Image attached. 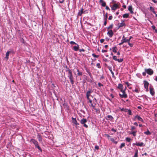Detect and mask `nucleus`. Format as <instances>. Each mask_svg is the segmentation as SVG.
<instances>
[{
	"mask_svg": "<svg viewBox=\"0 0 157 157\" xmlns=\"http://www.w3.org/2000/svg\"><path fill=\"white\" fill-rule=\"evenodd\" d=\"M66 71L68 72V77L69 78L71 82L72 85L74 84V77L73 76L71 70L69 69H67L66 70Z\"/></svg>",
	"mask_w": 157,
	"mask_h": 157,
	"instance_id": "nucleus-1",
	"label": "nucleus"
},
{
	"mask_svg": "<svg viewBox=\"0 0 157 157\" xmlns=\"http://www.w3.org/2000/svg\"><path fill=\"white\" fill-rule=\"evenodd\" d=\"M32 142L35 145V146L37 147L41 151H42V150L40 147L39 146L38 142L35 139H32L31 140Z\"/></svg>",
	"mask_w": 157,
	"mask_h": 157,
	"instance_id": "nucleus-2",
	"label": "nucleus"
},
{
	"mask_svg": "<svg viewBox=\"0 0 157 157\" xmlns=\"http://www.w3.org/2000/svg\"><path fill=\"white\" fill-rule=\"evenodd\" d=\"M111 6L112 10H115L119 8H120L118 3H114L112 6Z\"/></svg>",
	"mask_w": 157,
	"mask_h": 157,
	"instance_id": "nucleus-3",
	"label": "nucleus"
},
{
	"mask_svg": "<svg viewBox=\"0 0 157 157\" xmlns=\"http://www.w3.org/2000/svg\"><path fill=\"white\" fill-rule=\"evenodd\" d=\"M145 71L146 73L149 75H152L153 74L154 71L151 68L145 69Z\"/></svg>",
	"mask_w": 157,
	"mask_h": 157,
	"instance_id": "nucleus-4",
	"label": "nucleus"
},
{
	"mask_svg": "<svg viewBox=\"0 0 157 157\" xmlns=\"http://www.w3.org/2000/svg\"><path fill=\"white\" fill-rule=\"evenodd\" d=\"M87 122V121L86 119L83 118L80 121L81 123L83 125V126L86 128H88V125L85 123Z\"/></svg>",
	"mask_w": 157,
	"mask_h": 157,
	"instance_id": "nucleus-5",
	"label": "nucleus"
},
{
	"mask_svg": "<svg viewBox=\"0 0 157 157\" xmlns=\"http://www.w3.org/2000/svg\"><path fill=\"white\" fill-rule=\"evenodd\" d=\"M122 38V39L121 40V42L119 44V45H121L124 43L127 42V39L126 38L124 35L123 36Z\"/></svg>",
	"mask_w": 157,
	"mask_h": 157,
	"instance_id": "nucleus-6",
	"label": "nucleus"
},
{
	"mask_svg": "<svg viewBox=\"0 0 157 157\" xmlns=\"http://www.w3.org/2000/svg\"><path fill=\"white\" fill-rule=\"evenodd\" d=\"M137 119L138 121H140L142 122H144V121L142 118L140 116L136 115L133 119L134 121H136V119Z\"/></svg>",
	"mask_w": 157,
	"mask_h": 157,
	"instance_id": "nucleus-7",
	"label": "nucleus"
},
{
	"mask_svg": "<svg viewBox=\"0 0 157 157\" xmlns=\"http://www.w3.org/2000/svg\"><path fill=\"white\" fill-rule=\"evenodd\" d=\"M92 92V90L90 89H89V90L87 91L86 93V97L87 99H89L90 96H92L90 94Z\"/></svg>",
	"mask_w": 157,
	"mask_h": 157,
	"instance_id": "nucleus-8",
	"label": "nucleus"
},
{
	"mask_svg": "<svg viewBox=\"0 0 157 157\" xmlns=\"http://www.w3.org/2000/svg\"><path fill=\"white\" fill-rule=\"evenodd\" d=\"M121 23H119L118 25V29H119L121 27H123L125 26V24L124 22V21L122 20H121Z\"/></svg>",
	"mask_w": 157,
	"mask_h": 157,
	"instance_id": "nucleus-9",
	"label": "nucleus"
},
{
	"mask_svg": "<svg viewBox=\"0 0 157 157\" xmlns=\"http://www.w3.org/2000/svg\"><path fill=\"white\" fill-rule=\"evenodd\" d=\"M144 87L145 89H146V91H148V85H149V83L148 82L146 81H144Z\"/></svg>",
	"mask_w": 157,
	"mask_h": 157,
	"instance_id": "nucleus-10",
	"label": "nucleus"
},
{
	"mask_svg": "<svg viewBox=\"0 0 157 157\" xmlns=\"http://www.w3.org/2000/svg\"><path fill=\"white\" fill-rule=\"evenodd\" d=\"M113 59L116 61H118L119 63L123 61V59H117V57L115 56H113Z\"/></svg>",
	"mask_w": 157,
	"mask_h": 157,
	"instance_id": "nucleus-11",
	"label": "nucleus"
},
{
	"mask_svg": "<svg viewBox=\"0 0 157 157\" xmlns=\"http://www.w3.org/2000/svg\"><path fill=\"white\" fill-rule=\"evenodd\" d=\"M88 101L90 103V106H91L93 108H94V106H95L96 104V103H95V102H93V103H92V101L90 99V98H89V99H87Z\"/></svg>",
	"mask_w": 157,
	"mask_h": 157,
	"instance_id": "nucleus-12",
	"label": "nucleus"
},
{
	"mask_svg": "<svg viewBox=\"0 0 157 157\" xmlns=\"http://www.w3.org/2000/svg\"><path fill=\"white\" fill-rule=\"evenodd\" d=\"M72 122L74 124V125L77 126L79 125V124L77 122L75 118H74L73 117H72Z\"/></svg>",
	"mask_w": 157,
	"mask_h": 157,
	"instance_id": "nucleus-13",
	"label": "nucleus"
},
{
	"mask_svg": "<svg viewBox=\"0 0 157 157\" xmlns=\"http://www.w3.org/2000/svg\"><path fill=\"white\" fill-rule=\"evenodd\" d=\"M107 34L109 37H111L113 36V33L112 30H111L108 31L107 32Z\"/></svg>",
	"mask_w": 157,
	"mask_h": 157,
	"instance_id": "nucleus-14",
	"label": "nucleus"
},
{
	"mask_svg": "<svg viewBox=\"0 0 157 157\" xmlns=\"http://www.w3.org/2000/svg\"><path fill=\"white\" fill-rule=\"evenodd\" d=\"M76 46H75L73 47V49L75 51H77L78 50L79 48V45L77 44H76Z\"/></svg>",
	"mask_w": 157,
	"mask_h": 157,
	"instance_id": "nucleus-15",
	"label": "nucleus"
},
{
	"mask_svg": "<svg viewBox=\"0 0 157 157\" xmlns=\"http://www.w3.org/2000/svg\"><path fill=\"white\" fill-rule=\"evenodd\" d=\"M119 95L120 97L121 98H126L127 97V95L125 93H124V94H122L120 93Z\"/></svg>",
	"mask_w": 157,
	"mask_h": 157,
	"instance_id": "nucleus-16",
	"label": "nucleus"
},
{
	"mask_svg": "<svg viewBox=\"0 0 157 157\" xmlns=\"http://www.w3.org/2000/svg\"><path fill=\"white\" fill-rule=\"evenodd\" d=\"M150 92L151 94L153 96L155 94V92L154 90V89L150 87L149 88Z\"/></svg>",
	"mask_w": 157,
	"mask_h": 157,
	"instance_id": "nucleus-17",
	"label": "nucleus"
},
{
	"mask_svg": "<svg viewBox=\"0 0 157 157\" xmlns=\"http://www.w3.org/2000/svg\"><path fill=\"white\" fill-rule=\"evenodd\" d=\"M99 3L101 4L102 6L105 7L106 6V3L103 0H100Z\"/></svg>",
	"mask_w": 157,
	"mask_h": 157,
	"instance_id": "nucleus-18",
	"label": "nucleus"
},
{
	"mask_svg": "<svg viewBox=\"0 0 157 157\" xmlns=\"http://www.w3.org/2000/svg\"><path fill=\"white\" fill-rule=\"evenodd\" d=\"M37 137L38 140L40 142H41L42 141V137L39 134H38L37 135Z\"/></svg>",
	"mask_w": 157,
	"mask_h": 157,
	"instance_id": "nucleus-19",
	"label": "nucleus"
},
{
	"mask_svg": "<svg viewBox=\"0 0 157 157\" xmlns=\"http://www.w3.org/2000/svg\"><path fill=\"white\" fill-rule=\"evenodd\" d=\"M128 10L130 11V13L133 14V12L132 10V7L131 6H129L128 7Z\"/></svg>",
	"mask_w": 157,
	"mask_h": 157,
	"instance_id": "nucleus-20",
	"label": "nucleus"
},
{
	"mask_svg": "<svg viewBox=\"0 0 157 157\" xmlns=\"http://www.w3.org/2000/svg\"><path fill=\"white\" fill-rule=\"evenodd\" d=\"M137 132V131H132L130 133V134H132L134 136H135L136 135V133Z\"/></svg>",
	"mask_w": 157,
	"mask_h": 157,
	"instance_id": "nucleus-21",
	"label": "nucleus"
},
{
	"mask_svg": "<svg viewBox=\"0 0 157 157\" xmlns=\"http://www.w3.org/2000/svg\"><path fill=\"white\" fill-rule=\"evenodd\" d=\"M150 10L151 11H152L154 14H155V12L154 10V9L153 7L152 6H150Z\"/></svg>",
	"mask_w": 157,
	"mask_h": 157,
	"instance_id": "nucleus-22",
	"label": "nucleus"
},
{
	"mask_svg": "<svg viewBox=\"0 0 157 157\" xmlns=\"http://www.w3.org/2000/svg\"><path fill=\"white\" fill-rule=\"evenodd\" d=\"M129 16L128 13H125L123 15V17L124 18H127Z\"/></svg>",
	"mask_w": 157,
	"mask_h": 157,
	"instance_id": "nucleus-23",
	"label": "nucleus"
},
{
	"mask_svg": "<svg viewBox=\"0 0 157 157\" xmlns=\"http://www.w3.org/2000/svg\"><path fill=\"white\" fill-rule=\"evenodd\" d=\"M107 117L108 118V119L110 121H112L113 119V117L111 115H108Z\"/></svg>",
	"mask_w": 157,
	"mask_h": 157,
	"instance_id": "nucleus-24",
	"label": "nucleus"
},
{
	"mask_svg": "<svg viewBox=\"0 0 157 157\" xmlns=\"http://www.w3.org/2000/svg\"><path fill=\"white\" fill-rule=\"evenodd\" d=\"M77 71L78 72L77 73V75L78 76H81L82 75V72L80 71L78 69H77Z\"/></svg>",
	"mask_w": 157,
	"mask_h": 157,
	"instance_id": "nucleus-25",
	"label": "nucleus"
},
{
	"mask_svg": "<svg viewBox=\"0 0 157 157\" xmlns=\"http://www.w3.org/2000/svg\"><path fill=\"white\" fill-rule=\"evenodd\" d=\"M118 88L119 89H121V90L123 89V85L121 84H119L118 85Z\"/></svg>",
	"mask_w": 157,
	"mask_h": 157,
	"instance_id": "nucleus-26",
	"label": "nucleus"
},
{
	"mask_svg": "<svg viewBox=\"0 0 157 157\" xmlns=\"http://www.w3.org/2000/svg\"><path fill=\"white\" fill-rule=\"evenodd\" d=\"M10 54V53H9V52L8 51H7L6 53L5 58L7 59V60L9 58V56Z\"/></svg>",
	"mask_w": 157,
	"mask_h": 157,
	"instance_id": "nucleus-27",
	"label": "nucleus"
},
{
	"mask_svg": "<svg viewBox=\"0 0 157 157\" xmlns=\"http://www.w3.org/2000/svg\"><path fill=\"white\" fill-rule=\"evenodd\" d=\"M117 48L116 47H113V51L115 53L117 52Z\"/></svg>",
	"mask_w": 157,
	"mask_h": 157,
	"instance_id": "nucleus-28",
	"label": "nucleus"
},
{
	"mask_svg": "<svg viewBox=\"0 0 157 157\" xmlns=\"http://www.w3.org/2000/svg\"><path fill=\"white\" fill-rule=\"evenodd\" d=\"M144 133L145 134L147 135H150L151 134V133L148 130V129H147V130L146 132H144Z\"/></svg>",
	"mask_w": 157,
	"mask_h": 157,
	"instance_id": "nucleus-29",
	"label": "nucleus"
},
{
	"mask_svg": "<svg viewBox=\"0 0 157 157\" xmlns=\"http://www.w3.org/2000/svg\"><path fill=\"white\" fill-rule=\"evenodd\" d=\"M83 13V9H81L80 12H79L78 13V15L81 16L82 14Z\"/></svg>",
	"mask_w": 157,
	"mask_h": 157,
	"instance_id": "nucleus-30",
	"label": "nucleus"
},
{
	"mask_svg": "<svg viewBox=\"0 0 157 157\" xmlns=\"http://www.w3.org/2000/svg\"><path fill=\"white\" fill-rule=\"evenodd\" d=\"M93 109L95 110V112L97 113H99L100 112V110L99 109H97L95 108V106H94V108H93Z\"/></svg>",
	"mask_w": 157,
	"mask_h": 157,
	"instance_id": "nucleus-31",
	"label": "nucleus"
},
{
	"mask_svg": "<svg viewBox=\"0 0 157 157\" xmlns=\"http://www.w3.org/2000/svg\"><path fill=\"white\" fill-rule=\"evenodd\" d=\"M143 142H141L140 143H136V145L137 146H143Z\"/></svg>",
	"mask_w": 157,
	"mask_h": 157,
	"instance_id": "nucleus-32",
	"label": "nucleus"
},
{
	"mask_svg": "<svg viewBox=\"0 0 157 157\" xmlns=\"http://www.w3.org/2000/svg\"><path fill=\"white\" fill-rule=\"evenodd\" d=\"M134 157H138V150H136L135 152Z\"/></svg>",
	"mask_w": 157,
	"mask_h": 157,
	"instance_id": "nucleus-33",
	"label": "nucleus"
},
{
	"mask_svg": "<svg viewBox=\"0 0 157 157\" xmlns=\"http://www.w3.org/2000/svg\"><path fill=\"white\" fill-rule=\"evenodd\" d=\"M126 140L128 142H130L131 140V139L130 138L127 137L126 138Z\"/></svg>",
	"mask_w": 157,
	"mask_h": 157,
	"instance_id": "nucleus-34",
	"label": "nucleus"
},
{
	"mask_svg": "<svg viewBox=\"0 0 157 157\" xmlns=\"http://www.w3.org/2000/svg\"><path fill=\"white\" fill-rule=\"evenodd\" d=\"M113 24H111L107 28V29H112L113 28Z\"/></svg>",
	"mask_w": 157,
	"mask_h": 157,
	"instance_id": "nucleus-35",
	"label": "nucleus"
},
{
	"mask_svg": "<svg viewBox=\"0 0 157 157\" xmlns=\"http://www.w3.org/2000/svg\"><path fill=\"white\" fill-rule=\"evenodd\" d=\"M125 146V144L124 143H122L120 147V148H121L122 147H124Z\"/></svg>",
	"mask_w": 157,
	"mask_h": 157,
	"instance_id": "nucleus-36",
	"label": "nucleus"
},
{
	"mask_svg": "<svg viewBox=\"0 0 157 157\" xmlns=\"http://www.w3.org/2000/svg\"><path fill=\"white\" fill-rule=\"evenodd\" d=\"M128 44L129 45V46L130 47H133V44H132V43H130V42H128Z\"/></svg>",
	"mask_w": 157,
	"mask_h": 157,
	"instance_id": "nucleus-37",
	"label": "nucleus"
},
{
	"mask_svg": "<svg viewBox=\"0 0 157 157\" xmlns=\"http://www.w3.org/2000/svg\"><path fill=\"white\" fill-rule=\"evenodd\" d=\"M109 70L110 71L111 73L112 74V73H114L112 71V67H109Z\"/></svg>",
	"mask_w": 157,
	"mask_h": 157,
	"instance_id": "nucleus-38",
	"label": "nucleus"
},
{
	"mask_svg": "<svg viewBox=\"0 0 157 157\" xmlns=\"http://www.w3.org/2000/svg\"><path fill=\"white\" fill-rule=\"evenodd\" d=\"M92 56L94 57L95 58H98V57L99 56L98 55H96L94 53H93L92 54Z\"/></svg>",
	"mask_w": 157,
	"mask_h": 157,
	"instance_id": "nucleus-39",
	"label": "nucleus"
},
{
	"mask_svg": "<svg viewBox=\"0 0 157 157\" xmlns=\"http://www.w3.org/2000/svg\"><path fill=\"white\" fill-rule=\"evenodd\" d=\"M10 53H14V52L13 50H11L10 51H8Z\"/></svg>",
	"mask_w": 157,
	"mask_h": 157,
	"instance_id": "nucleus-40",
	"label": "nucleus"
},
{
	"mask_svg": "<svg viewBox=\"0 0 157 157\" xmlns=\"http://www.w3.org/2000/svg\"><path fill=\"white\" fill-rule=\"evenodd\" d=\"M121 111H124L125 112H127V109H126L122 108L121 109Z\"/></svg>",
	"mask_w": 157,
	"mask_h": 157,
	"instance_id": "nucleus-41",
	"label": "nucleus"
},
{
	"mask_svg": "<svg viewBox=\"0 0 157 157\" xmlns=\"http://www.w3.org/2000/svg\"><path fill=\"white\" fill-rule=\"evenodd\" d=\"M70 44H76V43H75V42L73 41H71L70 42Z\"/></svg>",
	"mask_w": 157,
	"mask_h": 157,
	"instance_id": "nucleus-42",
	"label": "nucleus"
},
{
	"mask_svg": "<svg viewBox=\"0 0 157 157\" xmlns=\"http://www.w3.org/2000/svg\"><path fill=\"white\" fill-rule=\"evenodd\" d=\"M128 112V113L129 115H132V112L130 110H127V112Z\"/></svg>",
	"mask_w": 157,
	"mask_h": 157,
	"instance_id": "nucleus-43",
	"label": "nucleus"
},
{
	"mask_svg": "<svg viewBox=\"0 0 157 157\" xmlns=\"http://www.w3.org/2000/svg\"><path fill=\"white\" fill-rule=\"evenodd\" d=\"M133 91H134L137 93H139V90L136 89L134 90Z\"/></svg>",
	"mask_w": 157,
	"mask_h": 157,
	"instance_id": "nucleus-44",
	"label": "nucleus"
},
{
	"mask_svg": "<svg viewBox=\"0 0 157 157\" xmlns=\"http://www.w3.org/2000/svg\"><path fill=\"white\" fill-rule=\"evenodd\" d=\"M98 85L99 87H101V86H103V85L101 84L100 82H99L98 83Z\"/></svg>",
	"mask_w": 157,
	"mask_h": 157,
	"instance_id": "nucleus-45",
	"label": "nucleus"
},
{
	"mask_svg": "<svg viewBox=\"0 0 157 157\" xmlns=\"http://www.w3.org/2000/svg\"><path fill=\"white\" fill-rule=\"evenodd\" d=\"M96 66L98 68H101V67L100 66V64L99 63H98L97 64H96Z\"/></svg>",
	"mask_w": 157,
	"mask_h": 157,
	"instance_id": "nucleus-46",
	"label": "nucleus"
},
{
	"mask_svg": "<svg viewBox=\"0 0 157 157\" xmlns=\"http://www.w3.org/2000/svg\"><path fill=\"white\" fill-rule=\"evenodd\" d=\"M125 84L127 85V86L128 87H129V86L131 85L128 82H125Z\"/></svg>",
	"mask_w": 157,
	"mask_h": 157,
	"instance_id": "nucleus-47",
	"label": "nucleus"
},
{
	"mask_svg": "<svg viewBox=\"0 0 157 157\" xmlns=\"http://www.w3.org/2000/svg\"><path fill=\"white\" fill-rule=\"evenodd\" d=\"M136 129V127L133 126H131V129L132 130H135Z\"/></svg>",
	"mask_w": 157,
	"mask_h": 157,
	"instance_id": "nucleus-48",
	"label": "nucleus"
},
{
	"mask_svg": "<svg viewBox=\"0 0 157 157\" xmlns=\"http://www.w3.org/2000/svg\"><path fill=\"white\" fill-rule=\"evenodd\" d=\"M113 18V17L112 16H110L109 17V18L108 19L109 20H111Z\"/></svg>",
	"mask_w": 157,
	"mask_h": 157,
	"instance_id": "nucleus-49",
	"label": "nucleus"
},
{
	"mask_svg": "<svg viewBox=\"0 0 157 157\" xmlns=\"http://www.w3.org/2000/svg\"><path fill=\"white\" fill-rule=\"evenodd\" d=\"M95 149L98 150L99 149V146L97 145L95 146Z\"/></svg>",
	"mask_w": 157,
	"mask_h": 157,
	"instance_id": "nucleus-50",
	"label": "nucleus"
},
{
	"mask_svg": "<svg viewBox=\"0 0 157 157\" xmlns=\"http://www.w3.org/2000/svg\"><path fill=\"white\" fill-rule=\"evenodd\" d=\"M59 2L61 3H62L64 2V0H59Z\"/></svg>",
	"mask_w": 157,
	"mask_h": 157,
	"instance_id": "nucleus-51",
	"label": "nucleus"
},
{
	"mask_svg": "<svg viewBox=\"0 0 157 157\" xmlns=\"http://www.w3.org/2000/svg\"><path fill=\"white\" fill-rule=\"evenodd\" d=\"M151 28L153 30H155V27L154 25H152L151 26Z\"/></svg>",
	"mask_w": 157,
	"mask_h": 157,
	"instance_id": "nucleus-52",
	"label": "nucleus"
},
{
	"mask_svg": "<svg viewBox=\"0 0 157 157\" xmlns=\"http://www.w3.org/2000/svg\"><path fill=\"white\" fill-rule=\"evenodd\" d=\"M111 130L113 132H117V130L113 128Z\"/></svg>",
	"mask_w": 157,
	"mask_h": 157,
	"instance_id": "nucleus-53",
	"label": "nucleus"
},
{
	"mask_svg": "<svg viewBox=\"0 0 157 157\" xmlns=\"http://www.w3.org/2000/svg\"><path fill=\"white\" fill-rule=\"evenodd\" d=\"M93 102H95V103H96L97 100H96V99L95 98H94V99H93Z\"/></svg>",
	"mask_w": 157,
	"mask_h": 157,
	"instance_id": "nucleus-54",
	"label": "nucleus"
},
{
	"mask_svg": "<svg viewBox=\"0 0 157 157\" xmlns=\"http://www.w3.org/2000/svg\"><path fill=\"white\" fill-rule=\"evenodd\" d=\"M146 71H145V72H143V73H142V75H143L144 76H145L146 75Z\"/></svg>",
	"mask_w": 157,
	"mask_h": 157,
	"instance_id": "nucleus-55",
	"label": "nucleus"
},
{
	"mask_svg": "<svg viewBox=\"0 0 157 157\" xmlns=\"http://www.w3.org/2000/svg\"><path fill=\"white\" fill-rule=\"evenodd\" d=\"M79 51L81 52H84L85 50L84 49H80L79 50Z\"/></svg>",
	"mask_w": 157,
	"mask_h": 157,
	"instance_id": "nucleus-56",
	"label": "nucleus"
},
{
	"mask_svg": "<svg viewBox=\"0 0 157 157\" xmlns=\"http://www.w3.org/2000/svg\"><path fill=\"white\" fill-rule=\"evenodd\" d=\"M104 40H105L103 39H101L100 40V42L101 43H102L103 42H104Z\"/></svg>",
	"mask_w": 157,
	"mask_h": 157,
	"instance_id": "nucleus-57",
	"label": "nucleus"
},
{
	"mask_svg": "<svg viewBox=\"0 0 157 157\" xmlns=\"http://www.w3.org/2000/svg\"><path fill=\"white\" fill-rule=\"evenodd\" d=\"M107 52V51L106 50H102V52H103V53L106 52Z\"/></svg>",
	"mask_w": 157,
	"mask_h": 157,
	"instance_id": "nucleus-58",
	"label": "nucleus"
},
{
	"mask_svg": "<svg viewBox=\"0 0 157 157\" xmlns=\"http://www.w3.org/2000/svg\"><path fill=\"white\" fill-rule=\"evenodd\" d=\"M121 91L122 92V94H124V93H125V90H123V89L121 90Z\"/></svg>",
	"mask_w": 157,
	"mask_h": 157,
	"instance_id": "nucleus-59",
	"label": "nucleus"
},
{
	"mask_svg": "<svg viewBox=\"0 0 157 157\" xmlns=\"http://www.w3.org/2000/svg\"><path fill=\"white\" fill-rule=\"evenodd\" d=\"M133 124H134V125H136V126H137L138 125V123H137L136 122L134 123Z\"/></svg>",
	"mask_w": 157,
	"mask_h": 157,
	"instance_id": "nucleus-60",
	"label": "nucleus"
},
{
	"mask_svg": "<svg viewBox=\"0 0 157 157\" xmlns=\"http://www.w3.org/2000/svg\"><path fill=\"white\" fill-rule=\"evenodd\" d=\"M105 9L107 10H110V9L109 8L108 6H106Z\"/></svg>",
	"mask_w": 157,
	"mask_h": 157,
	"instance_id": "nucleus-61",
	"label": "nucleus"
},
{
	"mask_svg": "<svg viewBox=\"0 0 157 157\" xmlns=\"http://www.w3.org/2000/svg\"><path fill=\"white\" fill-rule=\"evenodd\" d=\"M152 1H153L155 3H157V1L155 0H151Z\"/></svg>",
	"mask_w": 157,
	"mask_h": 157,
	"instance_id": "nucleus-62",
	"label": "nucleus"
},
{
	"mask_svg": "<svg viewBox=\"0 0 157 157\" xmlns=\"http://www.w3.org/2000/svg\"><path fill=\"white\" fill-rule=\"evenodd\" d=\"M110 96L112 98H114V96L112 94H111Z\"/></svg>",
	"mask_w": 157,
	"mask_h": 157,
	"instance_id": "nucleus-63",
	"label": "nucleus"
},
{
	"mask_svg": "<svg viewBox=\"0 0 157 157\" xmlns=\"http://www.w3.org/2000/svg\"><path fill=\"white\" fill-rule=\"evenodd\" d=\"M155 80L157 82V76H155Z\"/></svg>",
	"mask_w": 157,
	"mask_h": 157,
	"instance_id": "nucleus-64",
	"label": "nucleus"
}]
</instances>
